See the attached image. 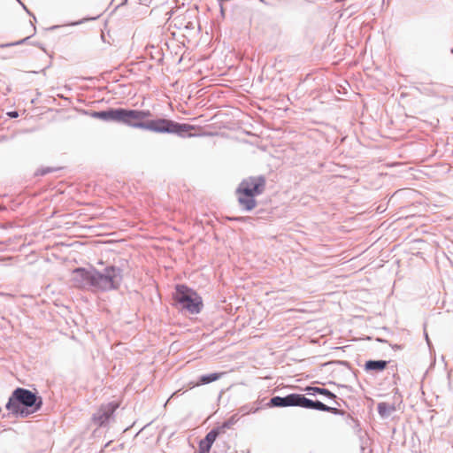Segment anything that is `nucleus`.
Returning a JSON list of instances; mask_svg holds the SVG:
<instances>
[{"label": "nucleus", "instance_id": "obj_1", "mask_svg": "<svg viewBox=\"0 0 453 453\" xmlns=\"http://www.w3.org/2000/svg\"><path fill=\"white\" fill-rule=\"evenodd\" d=\"M151 116L150 110L121 108L120 124L157 134H176L182 138L196 135L190 132L195 129L190 124L179 123L166 118L149 119Z\"/></svg>", "mask_w": 453, "mask_h": 453}, {"label": "nucleus", "instance_id": "obj_2", "mask_svg": "<svg viewBox=\"0 0 453 453\" xmlns=\"http://www.w3.org/2000/svg\"><path fill=\"white\" fill-rule=\"evenodd\" d=\"M42 397L27 388H15L5 404V409L15 418H27L42 406Z\"/></svg>", "mask_w": 453, "mask_h": 453}, {"label": "nucleus", "instance_id": "obj_3", "mask_svg": "<svg viewBox=\"0 0 453 453\" xmlns=\"http://www.w3.org/2000/svg\"><path fill=\"white\" fill-rule=\"evenodd\" d=\"M265 184L266 180L264 175L250 176L241 181L236 188V195L242 211H251L257 206L256 196L264 193Z\"/></svg>", "mask_w": 453, "mask_h": 453}, {"label": "nucleus", "instance_id": "obj_4", "mask_svg": "<svg viewBox=\"0 0 453 453\" xmlns=\"http://www.w3.org/2000/svg\"><path fill=\"white\" fill-rule=\"evenodd\" d=\"M173 301V305L176 309L192 315L200 313L203 308L202 296L185 284L175 285Z\"/></svg>", "mask_w": 453, "mask_h": 453}, {"label": "nucleus", "instance_id": "obj_5", "mask_svg": "<svg viewBox=\"0 0 453 453\" xmlns=\"http://www.w3.org/2000/svg\"><path fill=\"white\" fill-rule=\"evenodd\" d=\"M123 280V270L111 265L102 271L96 268L94 291L109 292L118 290Z\"/></svg>", "mask_w": 453, "mask_h": 453}, {"label": "nucleus", "instance_id": "obj_6", "mask_svg": "<svg viewBox=\"0 0 453 453\" xmlns=\"http://www.w3.org/2000/svg\"><path fill=\"white\" fill-rule=\"evenodd\" d=\"M96 268L77 267L73 271V285L79 288H87L94 291Z\"/></svg>", "mask_w": 453, "mask_h": 453}, {"label": "nucleus", "instance_id": "obj_7", "mask_svg": "<svg viewBox=\"0 0 453 453\" xmlns=\"http://www.w3.org/2000/svg\"><path fill=\"white\" fill-rule=\"evenodd\" d=\"M119 408L117 402H110L106 404H102L99 409L93 413L91 420L92 422L99 426H105L109 424L111 418L114 417V413Z\"/></svg>", "mask_w": 453, "mask_h": 453}, {"label": "nucleus", "instance_id": "obj_8", "mask_svg": "<svg viewBox=\"0 0 453 453\" xmlns=\"http://www.w3.org/2000/svg\"><path fill=\"white\" fill-rule=\"evenodd\" d=\"M121 108L109 107L106 110L102 111L101 120L105 122H116L120 123L121 118Z\"/></svg>", "mask_w": 453, "mask_h": 453}, {"label": "nucleus", "instance_id": "obj_9", "mask_svg": "<svg viewBox=\"0 0 453 453\" xmlns=\"http://www.w3.org/2000/svg\"><path fill=\"white\" fill-rule=\"evenodd\" d=\"M215 430H211L207 434L199 441L197 453H209L217 437L215 436Z\"/></svg>", "mask_w": 453, "mask_h": 453}, {"label": "nucleus", "instance_id": "obj_10", "mask_svg": "<svg viewBox=\"0 0 453 453\" xmlns=\"http://www.w3.org/2000/svg\"><path fill=\"white\" fill-rule=\"evenodd\" d=\"M390 361L387 360H373L369 359L365 361L364 369L366 372H383L389 364Z\"/></svg>", "mask_w": 453, "mask_h": 453}, {"label": "nucleus", "instance_id": "obj_11", "mask_svg": "<svg viewBox=\"0 0 453 453\" xmlns=\"http://www.w3.org/2000/svg\"><path fill=\"white\" fill-rule=\"evenodd\" d=\"M304 391L309 395H321L325 397L330 399V400H335L337 398L336 395L330 391L329 389L326 388H319V387H314V386H307L304 388Z\"/></svg>", "mask_w": 453, "mask_h": 453}, {"label": "nucleus", "instance_id": "obj_12", "mask_svg": "<svg viewBox=\"0 0 453 453\" xmlns=\"http://www.w3.org/2000/svg\"><path fill=\"white\" fill-rule=\"evenodd\" d=\"M266 406L269 407V408H274V407L285 408V407H289L288 395H287L285 396H280V395L273 396L269 400V402L266 403Z\"/></svg>", "mask_w": 453, "mask_h": 453}, {"label": "nucleus", "instance_id": "obj_13", "mask_svg": "<svg viewBox=\"0 0 453 453\" xmlns=\"http://www.w3.org/2000/svg\"><path fill=\"white\" fill-rule=\"evenodd\" d=\"M395 410L394 404H389L386 402H380L377 405L378 413L382 418H388Z\"/></svg>", "mask_w": 453, "mask_h": 453}, {"label": "nucleus", "instance_id": "obj_14", "mask_svg": "<svg viewBox=\"0 0 453 453\" xmlns=\"http://www.w3.org/2000/svg\"><path fill=\"white\" fill-rule=\"evenodd\" d=\"M224 372H211L208 374L200 375L197 378L196 385H206L219 380Z\"/></svg>", "mask_w": 453, "mask_h": 453}, {"label": "nucleus", "instance_id": "obj_15", "mask_svg": "<svg viewBox=\"0 0 453 453\" xmlns=\"http://www.w3.org/2000/svg\"><path fill=\"white\" fill-rule=\"evenodd\" d=\"M304 395L298 393L288 394L289 407L303 408Z\"/></svg>", "mask_w": 453, "mask_h": 453}, {"label": "nucleus", "instance_id": "obj_16", "mask_svg": "<svg viewBox=\"0 0 453 453\" xmlns=\"http://www.w3.org/2000/svg\"><path fill=\"white\" fill-rule=\"evenodd\" d=\"M303 402V409L322 411L324 403H322L321 401L312 400L305 396Z\"/></svg>", "mask_w": 453, "mask_h": 453}, {"label": "nucleus", "instance_id": "obj_17", "mask_svg": "<svg viewBox=\"0 0 453 453\" xmlns=\"http://www.w3.org/2000/svg\"><path fill=\"white\" fill-rule=\"evenodd\" d=\"M322 411L329 412L337 416H343L345 411L343 410L338 409L336 407H331L326 404H323Z\"/></svg>", "mask_w": 453, "mask_h": 453}, {"label": "nucleus", "instance_id": "obj_18", "mask_svg": "<svg viewBox=\"0 0 453 453\" xmlns=\"http://www.w3.org/2000/svg\"><path fill=\"white\" fill-rule=\"evenodd\" d=\"M238 419L239 418L236 414L231 416L229 418H227L222 423L223 427L230 429L238 421Z\"/></svg>", "mask_w": 453, "mask_h": 453}, {"label": "nucleus", "instance_id": "obj_19", "mask_svg": "<svg viewBox=\"0 0 453 453\" xmlns=\"http://www.w3.org/2000/svg\"><path fill=\"white\" fill-rule=\"evenodd\" d=\"M29 38H30V36H27V37L21 39L19 41H17V42L3 43V44H0V48H7V47H12V46H16V45H21V44L25 43Z\"/></svg>", "mask_w": 453, "mask_h": 453}, {"label": "nucleus", "instance_id": "obj_20", "mask_svg": "<svg viewBox=\"0 0 453 453\" xmlns=\"http://www.w3.org/2000/svg\"><path fill=\"white\" fill-rule=\"evenodd\" d=\"M57 170H58V169L53 168V167H42L36 172V175L44 176V175H46L50 173L55 172Z\"/></svg>", "mask_w": 453, "mask_h": 453}, {"label": "nucleus", "instance_id": "obj_21", "mask_svg": "<svg viewBox=\"0 0 453 453\" xmlns=\"http://www.w3.org/2000/svg\"><path fill=\"white\" fill-rule=\"evenodd\" d=\"M211 430H215L216 434L215 436L218 438L220 434L226 433L227 430L226 427H223V425L213 427Z\"/></svg>", "mask_w": 453, "mask_h": 453}, {"label": "nucleus", "instance_id": "obj_22", "mask_svg": "<svg viewBox=\"0 0 453 453\" xmlns=\"http://www.w3.org/2000/svg\"><path fill=\"white\" fill-rule=\"evenodd\" d=\"M91 118L101 119L102 111H91L88 112Z\"/></svg>", "mask_w": 453, "mask_h": 453}, {"label": "nucleus", "instance_id": "obj_23", "mask_svg": "<svg viewBox=\"0 0 453 453\" xmlns=\"http://www.w3.org/2000/svg\"><path fill=\"white\" fill-rule=\"evenodd\" d=\"M228 220H234V221H239V222H244L246 220V219L244 217H232V218H227Z\"/></svg>", "mask_w": 453, "mask_h": 453}, {"label": "nucleus", "instance_id": "obj_24", "mask_svg": "<svg viewBox=\"0 0 453 453\" xmlns=\"http://www.w3.org/2000/svg\"><path fill=\"white\" fill-rule=\"evenodd\" d=\"M97 18H98V16H97V17H95V18H88V19H82V20H79V21L73 22L72 25H73V26L80 25V24L83 23V21H84V20H94V19H97Z\"/></svg>", "mask_w": 453, "mask_h": 453}, {"label": "nucleus", "instance_id": "obj_25", "mask_svg": "<svg viewBox=\"0 0 453 453\" xmlns=\"http://www.w3.org/2000/svg\"><path fill=\"white\" fill-rule=\"evenodd\" d=\"M8 116L12 119H15L19 117V112L17 111H9Z\"/></svg>", "mask_w": 453, "mask_h": 453}, {"label": "nucleus", "instance_id": "obj_26", "mask_svg": "<svg viewBox=\"0 0 453 453\" xmlns=\"http://www.w3.org/2000/svg\"><path fill=\"white\" fill-rule=\"evenodd\" d=\"M22 6H23V8L26 10V12H27L30 16H32V17H33V19H34L35 20H36L35 16L33 13H31V12H29V10H28V9H27L24 4H22Z\"/></svg>", "mask_w": 453, "mask_h": 453}, {"label": "nucleus", "instance_id": "obj_27", "mask_svg": "<svg viewBox=\"0 0 453 453\" xmlns=\"http://www.w3.org/2000/svg\"><path fill=\"white\" fill-rule=\"evenodd\" d=\"M219 7H220V13H221L222 16H224L225 15V10H224V7H223V3H221V5H219Z\"/></svg>", "mask_w": 453, "mask_h": 453}, {"label": "nucleus", "instance_id": "obj_28", "mask_svg": "<svg viewBox=\"0 0 453 453\" xmlns=\"http://www.w3.org/2000/svg\"><path fill=\"white\" fill-rule=\"evenodd\" d=\"M58 27H59L58 26H52V27H50L49 29H50V30H55V29H57V28H58Z\"/></svg>", "mask_w": 453, "mask_h": 453}, {"label": "nucleus", "instance_id": "obj_29", "mask_svg": "<svg viewBox=\"0 0 453 453\" xmlns=\"http://www.w3.org/2000/svg\"><path fill=\"white\" fill-rule=\"evenodd\" d=\"M425 335H426V339L427 343H429V338H428L427 334H425Z\"/></svg>", "mask_w": 453, "mask_h": 453}, {"label": "nucleus", "instance_id": "obj_30", "mask_svg": "<svg viewBox=\"0 0 453 453\" xmlns=\"http://www.w3.org/2000/svg\"><path fill=\"white\" fill-rule=\"evenodd\" d=\"M451 51H452V53H453V49H452V50H451Z\"/></svg>", "mask_w": 453, "mask_h": 453}]
</instances>
